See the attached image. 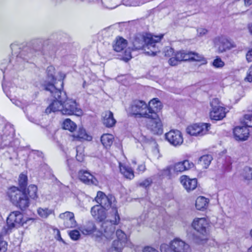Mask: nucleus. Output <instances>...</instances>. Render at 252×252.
Here are the masks:
<instances>
[{
    "label": "nucleus",
    "instance_id": "58",
    "mask_svg": "<svg viewBox=\"0 0 252 252\" xmlns=\"http://www.w3.org/2000/svg\"><path fill=\"white\" fill-rule=\"evenodd\" d=\"M143 252H158V250H157L156 249H155L151 247H150V246L145 247L144 248Z\"/></svg>",
    "mask_w": 252,
    "mask_h": 252
},
{
    "label": "nucleus",
    "instance_id": "17",
    "mask_svg": "<svg viewBox=\"0 0 252 252\" xmlns=\"http://www.w3.org/2000/svg\"><path fill=\"white\" fill-rule=\"evenodd\" d=\"M249 134V129L246 125L245 126H236L233 129L234 137L237 141H244L247 140Z\"/></svg>",
    "mask_w": 252,
    "mask_h": 252
},
{
    "label": "nucleus",
    "instance_id": "6",
    "mask_svg": "<svg viewBox=\"0 0 252 252\" xmlns=\"http://www.w3.org/2000/svg\"><path fill=\"white\" fill-rule=\"evenodd\" d=\"M46 73L45 79L41 83L40 90L49 92L52 95L58 90H61L58 89L55 86L57 79L55 67L53 65L48 66Z\"/></svg>",
    "mask_w": 252,
    "mask_h": 252
},
{
    "label": "nucleus",
    "instance_id": "24",
    "mask_svg": "<svg viewBox=\"0 0 252 252\" xmlns=\"http://www.w3.org/2000/svg\"><path fill=\"white\" fill-rule=\"evenodd\" d=\"M73 141L83 142L85 140L91 141L92 136L86 132V130L82 127H79L76 133L71 135Z\"/></svg>",
    "mask_w": 252,
    "mask_h": 252
},
{
    "label": "nucleus",
    "instance_id": "52",
    "mask_svg": "<svg viewBox=\"0 0 252 252\" xmlns=\"http://www.w3.org/2000/svg\"><path fill=\"white\" fill-rule=\"evenodd\" d=\"M7 243L0 239V252H5L7 250Z\"/></svg>",
    "mask_w": 252,
    "mask_h": 252
},
{
    "label": "nucleus",
    "instance_id": "27",
    "mask_svg": "<svg viewBox=\"0 0 252 252\" xmlns=\"http://www.w3.org/2000/svg\"><path fill=\"white\" fill-rule=\"evenodd\" d=\"M213 160V157L211 155H204L198 158L196 161L198 164L203 166L204 168H207Z\"/></svg>",
    "mask_w": 252,
    "mask_h": 252
},
{
    "label": "nucleus",
    "instance_id": "54",
    "mask_svg": "<svg viewBox=\"0 0 252 252\" xmlns=\"http://www.w3.org/2000/svg\"><path fill=\"white\" fill-rule=\"evenodd\" d=\"M160 249L161 252H170V245L169 246L165 244H162L160 245Z\"/></svg>",
    "mask_w": 252,
    "mask_h": 252
},
{
    "label": "nucleus",
    "instance_id": "23",
    "mask_svg": "<svg viewBox=\"0 0 252 252\" xmlns=\"http://www.w3.org/2000/svg\"><path fill=\"white\" fill-rule=\"evenodd\" d=\"M107 209L102 208L100 205H94L91 210V214L94 218L97 221L101 222L106 218Z\"/></svg>",
    "mask_w": 252,
    "mask_h": 252
},
{
    "label": "nucleus",
    "instance_id": "36",
    "mask_svg": "<svg viewBox=\"0 0 252 252\" xmlns=\"http://www.w3.org/2000/svg\"><path fill=\"white\" fill-rule=\"evenodd\" d=\"M11 84L10 83H6L3 81L2 82V90L6 94V95L10 99L12 98V95L11 94V89H14V88L11 86Z\"/></svg>",
    "mask_w": 252,
    "mask_h": 252
},
{
    "label": "nucleus",
    "instance_id": "32",
    "mask_svg": "<svg viewBox=\"0 0 252 252\" xmlns=\"http://www.w3.org/2000/svg\"><path fill=\"white\" fill-rule=\"evenodd\" d=\"M19 189L24 191H27L26 189L28 185V176L22 173L19 175L18 179Z\"/></svg>",
    "mask_w": 252,
    "mask_h": 252
},
{
    "label": "nucleus",
    "instance_id": "15",
    "mask_svg": "<svg viewBox=\"0 0 252 252\" xmlns=\"http://www.w3.org/2000/svg\"><path fill=\"white\" fill-rule=\"evenodd\" d=\"M165 139L173 146H181L184 142L182 132L177 129H172L165 134Z\"/></svg>",
    "mask_w": 252,
    "mask_h": 252
},
{
    "label": "nucleus",
    "instance_id": "4",
    "mask_svg": "<svg viewBox=\"0 0 252 252\" xmlns=\"http://www.w3.org/2000/svg\"><path fill=\"white\" fill-rule=\"evenodd\" d=\"M115 200V197L111 194L106 195L103 192L98 191L94 200L103 208L111 210L109 213V221L114 224H118L120 221V217L118 213V208L114 205H112V201Z\"/></svg>",
    "mask_w": 252,
    "mask_h": 252
},
{
    "label": "nucleus",
    "instance_id": "53",
    "mask_svg": "<svg viewBox=\"0 0 252 252\" xmlns=\"http://www.w3.org/2000/svg\"><path fill=\"white\" fill-rule=\"evenodd\" d=\"M245 118L248 120L245 125L248 127H252V114L251 115H246Z\"/></svg>",
    "mask_w": 252,
    "mask_h": 252
},
{
    "label": "nucleus",
    "instance_id": "47",
    "mask_svg": "<svg viewBox=\"0 0 252 252\" xmlns=\"http://www.w3.org/2000/svg\"><path fill=\"white\" fill-rule=\"evenodd\" d=\"M66 164L67 166L68 171L70 175L74 171V161L72 159L68 158L66 160Z\"/></svg>",
    "mask_w": 252,
    "mask_h": 252
},
{
    "label": "nucleus",
    "instance_id": "35",
    "mask_svg": "<svg viewBox=\"0 0 252 252\" xmlns=\"http://www.w3.org/2000/svg\"><path fill=\"white\" fill-rule=\"evenodd\" d=\"M37 213L41 218H47L50 215L54 214V211L47 208L45 209L39 208L37 210Z\"/></svg>",
    "mask_w": 252,
    "mask_h": 252
},
{
    "label": "nucleus",
    "instance_id": "49",
    "mask_svg": "<svg viewBox=\"0 0 252 252\" xmlns=\"http://www.w3.org/2000/svg\"><path fill=\"white\" fill-rule=\"evenodd\" d=\"M59 75L60 76V78L58 79V81L61 82V88H59L58 89H61L62 91H63V80L66 78V74L62 72H60L59 73Z\"/></svg>",
    "mask_w": 252,
    "mask_h": 252
},
{
    "label": "nucleus",
    "instance_id": "59",
    "mask_svg": "<svg viewBox=\"0 0 252 252\" xmlns=\"http://www.w3.org/2000/svg\"><path fill=\"white\" fill-rule=\"evenodd\" d=\"M32 154L35 155L37 157H38V158H42L43 156V153L42 152H41V151H37V150H33V151H32V153L31 154L30 156H31Z\"/></svg>",
    "mask_w": 252,
    "mask_h": 252
},
{
    "label": "nucleus",
    "instance_id": "26",
    "mask_svg": "<svg viewBox=\"0 0 252 252\" xmlns=\"http://www.w3.org/2000/svg\"><path fill=\"white\" fill-rule=\"evenodd\" d=\"M80 231L84 235H90L96 230V226L92 221H88L86 223L79 227Z\"/></svg>",
    "mask_w": 252,
    "mask_h": 252
},
{
    "label": "nucleus",
    "instance_id": "60",
    "mask_svg": "<svg viewBox=\"0 0 252 252\" xmlns=\"http://www.w3.org/2000/svg\"><path fill=\"white\" fill-rule=\"evenodd\" d=\"M197 31L199 36H203L206 34L208 32V30L204 28L199 29L197 30Z\"/></svg>",
    "mask_w": 252,
    "mask_h": 252
},
{
    "label": "nucleus",
    "instance_id": "51",
    "mask_svg": "<svg viewBox=\"0 0 252 252\" xmlns=\"http://www.w3.org/2000/svg\"><path fill=\"white\" fill-rule=\"evenodd\" d=\"M245 80L249 82H252V65L249 68Z\"/></svg>",
    "mask_w": 252,
    "mask_h": 252
},
{
    "label": "nucleus",
    "instance_id": "41",
    "mask_svg": "<svg viewBox=\"0 0 252 252\" xmlns=\"http://www.w3.org/2000/svg\"><path fill=\"white\" fill-rule=\"evenodd\" d=\"M173 170L175 172H182L186 171V167L184 164L183 161L176 163L173 167Z\"/></svg>",
    "mask_w": 252,
    "mask_h": 252
},
{
    "label": "nucleus",
    "instance_id": "22",
    "mask_svg": "<svg viewBox=\"0 0 252 252\" xmlns=\"http://www.w3.org/2000/svg\"><path fill=\"white\" fill-rule=\"evenodd\" d=\"M163 106L161 102L158 98L152 99L147 105L148 116L154 115V113L159 114L160 110L162 109Z\"/></svg>",
    "mask_w": 252,
    "mask_h": 252
},
{
    "label": "nucleus",
    "instance_id": "13",
    "mask_svg": "<svg viewBox=\"0 0 252 252\" xmlns=\"http://www.w3.org/2000/svg\"><path fill=\"white\" fill-rule=\"evenodd\" d=\"M210 126L209 123H195L188 126L186 132L190 136H201L207 133Z\"/></svg>",
    "mask_w": 252,
    "mask_h": 252
},
{
    "label": "nucleus",
    "instance_id": "46",
    "mask_svg": "<svg viewBox=\"0 0 252 252\" xmlns=\"http://www.w3.org/2000/svg\"><path fill=\"white\" fill-rule=\"evenodd\" d=\"M10 100L16 106L22 108L24 112L26 113V111L27 110V106L24 107V104L21 101L18 100L15 97L11 98Z\"/></svg>",
    "mask_w": 252,
    "mask_h": 252
},
{
    "label": "nucleus",
    "instance_id": "62",
    "mask_svg": "<svg viewBox=\"0 0 252 252\" xmlns=\"http://www.w3.org/2000/svg\"><path fill=\"white\" fill-rule=\"evenodd\" d=\"M84 155H83L81 153L79 154L78 153L77 151V154L76 156V160L80 162H82L84 160Z\"/></svg>",
    "mask_w": 252,
    "mask_h": 252
},
{
    "label": "nucleus",
    "instance_id": "31",
    "mask_svg": "<svg viewBox=\"0 0 252 252\" xmlns=\"http://www.w3.org/2000/svg\"><path fill=\"white\" fill-rule=\"evenodd\" d=\"M27 196L29 198L36 200L38 198L37 187L34 185H30L26 189Z\"/></svg>",
    "mask_w": 252,
    "mask_h": 252
},
{
    "label": "nucleus",
    "instance_id": "37",
    "mask_svg": "<svg viewBox=\"0 0 252 252\" xmlns=\"http://www.w3.org/2000/svg\"><path fill=\"white\" fill-rule=\"evenodd\" d=\"M122 55H120V59L125 62H128L131 58V50L129 48L126 49L124 51H121Z\"/></svg>",
    "mask_w": 252,
    "mask_h": 252
},
{
    "label": "nucleus",
    "instance_id": "38",
    "mask_svg": "<svg viewBox=\"0 0 252 252\" xmlns=\"http://www.w3.org/2000/svg\"><path fill=\"white\" fill-rule=\"evenodd\" d=\"M242 176L246 180H252V168L245 166L243 171Z\"/></svg>",
    "mask_w": 252,
    "mask_h": 252
},
{
    "label": "nucleus",
    "instance_id": "2",
    "mask_svg": "<svg viewBox=\"0 0 252 252\" xmlns=\"http://www.w3.org/2000/svg\"><path fill=\"white\" fill-rule=\"evenodd\" d=\"M51 96L54 99L45 109L46 113L60 111L64 115L80 116L83 114L79 104L75 100L68 98L65 91L58 90Z\"/></svg>",
    "mask_w": 252,
    "mask_h": 252
},
{
    "label": "nucleus",
    "instance_id": "30",
    "mask_svg": "<svg viewBox=\"0 0 252 252\" xmlns=\"http://www.w3.org/2000/svg\"><path fill=\"white\" fill-rule=\"evenodd\" d=\"M114 137L110 134H103L100 138V141L103 146L107 149L109 148L113 142Z\"/></svg>",
    "mask_w": 252,
    "mask_h": 252
},
{
    "label": "nucleus",
    "instance_id": "33",
    "mask_svg": "<svg viewBox=\"0 0 252 252\" xmlns=\"http://www.w3.org/2000/svg\"><path fill=\"white\" fill-rule=\"evenodd\" d=\"M76 127V124L69 119H65L63 123V128L71 132L74 131Z\"/></svg>",
    "mask_w": 252,
    "mask_h": 252
},
{
    "label": "nucleus",
    "instance_id": "50",
    "mask_svg": "<svg viewBox=\"0 0 252 252\" xmlns=\"http://www.w3.org/2000/svg\"><path fill=\"white\" fill-rule=\"evenodd\" d=\"M193 55V52L186 51H185V54L184 55V59L183 61H192V55Z\"/></svg>",
    "mask_w": 252,
    "mask_h": 252
},
{
    "label": "nucleus",
    "instance_id": "28",
    "mask_svg": "<svg viewBox=\"0 0 252 252\" xmlns=\"http://www.w3.org/2000/svg\"><path fill=\"white\" fill-rule=\"evenodd\" d=\"M127 43L126 40L119 37V39H117L115 44L113 45V48L115 51L120 52L124 50L127 46Z\"/></svg>",
    "mask_w": 252,
    "mask_h": 252
},
{
    "label": "nucleus",
    "instance_id": "14",
    "mask_svg": "<svg viewBox=\"0 0 252 252\" xmlns=\"http://www.w3.org/2000/svg\"><path fill=\"white\" fill-rule=\"evenodd\" d=\"M214 43L218 46V52L221 53L236 47V45L231 40L224 36H219L214 39Z\"/></svg>",
    "mask_w": 252,
    "mask_h": 252
},
{
    "label": "nucleus",
    "instance_id": "25",
    "mask_svg": "<svg viewBox=\"0 0 252 252\" xmlns=\"http://www.w3.org/2000/svg\"><path fill=\"white\" fill-rule=\"evenodd\" d=\"M117 121L114 118L113 113L111 111H106L103 116L102 123L108 128L113 127Z\"/></svg>",
    "mask_w": 252,
    "mask_h": 252
},
{
    "label": "nucleus",
    "instance_id": "10",
    "mask_svg": "<svg viewBox=\"0 0 252 252\" xmlns=\"http://www.w3.org/2000/svg\"><path fill=\"white\" fill-rule=\"evenodd\" d=\"M210 105L212 108L210 112V117L212 120L220 121L225 117V108L220 105L218 98H213L210 102Z\"/></svg>",
    "mask_w": 252,
    "mask_h": 252
},
{
    "label": "nucleus",
    "instance_id": "56",
    "mask_svg": "<svg viewBox=\"0 0 252 252\" xmlns=\"http://www.w3.org/2000/svg\"><path fill=\"white\" fill-rule=\"evenodd\" d=\"M180 62L178 60H177V58L175 56L174 57H172L169 59L168 60V63L170 65L175 66L178 64V63Z\"/></svg>",
    "mask_w": 252,
    "mask_h": 252
},
{
    "label": "nucleus",
    "instance_id": "29",
    "mask_svg": "<svg viewBox=\"0 0 252 252\" xmlns=\"http://www.w3.org/2000/svg\"><path fill=\"white\" fill-rule=\"evenodd\" d=\"M209 203L208 200L204 196H199L195 201V207L196 209L203 211L206 209Z\"/></svg>",
    "mask_w": 252,
    "mask_h": 252
},
{
    "label": "nucleus",
    "instance_id": "11",
    "mask_svg": "<svg viewBox=\"0 0 252 252\" xmlns=\"http://www.w3.org/2000/svg\"><path fill=\"white\" fill-rule=\"evenodd\" d=\"M145 118L148 119L147 126L148 129L154 134L160 135L163 133V126L159 114L154 113V115L147 116Z\"/></svg>",
    "mask_w": 252,
    "mask_h": 252
},
{
    "label": "nucleus",
    "instance_id": "21",
    "mask_svg": "<svg viewBox=\"0 0 252 252\" xmlns=\"http://www.w3.org/2000/svg\"><path fill=\"white\" fill-rule=\"evenodd\" d=\"M170 248L174 252H189V246L184 241L177 239H174L170 243Z\"/></svg>",
    "mask_w": 252,
    "mask_h": 252
},
{
    "label": "nucleus",
    "instance_id": "20",
    "mask_svg": "<svg viewBox=\"0 0 252 252\" xmlns=\"http://www.w3.org/2000/svg\"><path fill=\"white\" fill-rule=\"evenodd\" d=\"M180 182L184 188L189 192L195 189L197 185L196 178H190L188 176L182 175L180 177Z\"/></svg>",
    "mask_w": 252,
    "mask_h": 252
},
{
    "label": "nucleus",
    "instance_id": "48",
    "mask_svg": "<svg viewBox=\"0 0 252 252\" xmlns=\"http://www.w3.org/2000/svg\"><path fill=\"white\" fill-rule=\"evenodd\" d=\"M151 143H153L154 144V146L152 149L153 154L155 155L156 156H157L159 153V150L158 149V144H157L156 140L152 138H151Z\"/></svg>",
    "mask_w": 252,
    "mask_h": 252
},
{
    "label": "nucleus",
    "instance_id": "55",
    "mask_svg": "<svg viewBox=\"0 0 252 252\" xmlns=\"http://www.w3.org/2000/svg\"><path fill=\"white\" fill-rule=\"evenodd\" d=\"M185 51L182 50L179 52H177L175 54V57L177 58V60H178L180 62L183 61L184 59Z\"/></svg>",
    "mask_w": 252,
    "mask_h": 252
},
{
    "label": "nucleus",
    "instance_id": "16",
    "mask_svg": "<svg viewBox=\"0 0 252 252\" xmlns=\"http://www.w3.org/2000/svg\"><path fill=\"white\" fill-rule=\"evenodd\" d=\"M131 111L136 117H147L148 115L147 105L143 100H135L131 106Z\"/></svg>",
    "mask_w": 252,
    "mask_h": 252
},
{
    "label": "nucleus",
    "instance_id": "12",
    "mask_svg": "<svg viewBox=\"0 0 252 252\" xmlns=\"http://www.w3.org/2000/svg\"><path fill=\"white\" fill-rule=\"evenodd\" d=\"M110 226L105 227L104 232L102 233L100 231H97L94 234V237L95 241L103 243L105 244L107 241H110L113 239L114 237L116 236V231L115 232V227L112 223Z\"/></svg>",
    "mask_w": 252,
    "mask_h": 252
},
{
    "label": "nucleus",
    "instance_id": "1",
    "mask_svg": "<svg viewBox=\"0 0 252 252\" xmlns=\"http://www.w3.org/2000/svg\"><path fill=\"white\" fill-rule=\"evenodd\" d=\"M67 41L65 34L56 32L49 38H34L25 45L12 43L10 45L12 56L2 60L0 63L3 80L6 74L12 70L22 69L24 63L36 56H42L45 59L54 57L60 47L67 46Z\"/></svg>",
    "mask_w": 252,
    "mask_h": 252
},
{
    "label": "nucleus",
    "instance_id": "18",
    "mask_svg": "<svg viewBox=\"0 0 252 252\" xmlns=\"http://www.w3.org/2000/svg\"><path fill=\"white\" fill-rule=\"evenodd\" d=\"M59 218L63 220V224L65 228H74L77 225L73 213L66 211L61 213Z\"/></svg>",
    "mask_w": 252,
    "mask_h": 252
},
{
    "label": "nucleus",
    "instance_id": "64",
    "mask_svg": "<svg viewBox=\"0 0 252 252\" xmlns=\"http://www.w3.org/2000/svg\"><path fill=\"white\" fill-rule=\"evenodd\" d=\"M146 168H145V165H140L138 166V170H139V171H144L145 170Z\"/></svg>",
    "mask_w": 252,
    "mask_h": 252
},
{
    "label": "nucleus",
    "instance_id": "57",
    "mask_svg": "<svg viewBox=\"0 0 252 252\" xmlns=\"http://www.w3.org/2000/svg\"><path fill=\"white\" fill-rule=\"evenodd\" d=\"M246 57L248 62L250 63L252 62V48L248 51Z\"/></svg>",
    "mask_w": 252,
    "mask_h": 252
},
{
    "label": "nucleus",
    "instance_id": "8",
    "mask_svg": "<svg viewBox=\"0 0 252 252\" xmlns=\"http://www.w3.org/2000/svg\"><path fill=\"white\" fill-rule=\"evenodd\" d=\"M34 220V219L31 218L24 219L23 214L20 211H14L8 216L6 223L9 228H12L24 226V224L32 222Z\"/></svg>",
    "mask_w": 252,
    "mask_h": 252
},
{
    "label": "nucleus",
    "instance_id": "45",
    "mask_svg": "<svg viewBox=\"0 0 252 252\" xmlns=\"http://www.w3.org/2000/svg\"><path fill=\"white\" fill-rule=\"evenodd\" d=\"M192 59V61L205 62V63H206V60L205 58L203 56L200 55L195 52H193Z\"/></svg>",
    "mask_w": 252,
    "mask_h": 252
},
{
    "label": "nucleus",
    "instance_id": "19",
    "mask_svg": "<svg viewBox=\"0 0 252 252\" xmlns=\"http://www.w3.org/2000/svg\"><path fill=\"white\" fill-rule=\"evenodd\" d=\"M78 175L79 180L85 184L96 186L98 183L96 178L88 171L80 170L78 172Z\"/></svg>",
    "mask_w": 252,
    "mask_h": 252
},
{
    "label": "nucleus",
    "instance_id": "61",
    "mask_svg": "<svg viewBox=\"0 0 252 252\" xmlns=\"http://www.w3.org/2000/svg\"><path fill=\"white\" fill-rule=\"evenodd\" d=\"M56 238L58 241L63 242L65 245H67V243L62 238L60 231L59 230H57Z\"/></svg>",
    "mask_w": 252,
    "mask_h": 252
},
{
    "label": "nucleus",
    "instance_id": "40",
    "mask_svg": "<svg viewBox=\"0 0 252 252\" xmlns=\"http://www.w3.org/2000/svg\"><path fill=\"white\" fill-rule=\"evenodd\" d=\"M211 65L216 68H220L223 67L225 63L220 57L217 56L216 59L211 63Z\"/></svg>",
    "mask_w": 252,
    "mask_h": 252
},
{
    "label": "nucleus",
    "instance_id": "3",
    "mask_svg": "<svg viewBox=\"0 0 252 252\" xmlns=\"http://www.w3.org/2000/svg\"><path fill=\"white\" fill-rule=\"evenodd\" d=\"M163 36L162 34L155 36V38H154L150 33H137L133 37L132 50H138L147 48L148 51L145 49V54L152 57L155 56L159 52L156 44L160 41Z\"/></svg>",
    "mask_w": 252,
    "mask_h": 252
},
{
    "label": "nucleus",
    "instance_id": "39",
    "mask_svg": "<svg viewBox=\"0 0 252 252\" xmlns=\"http://www.w3.org/2000/svg\"><path fill=\"white\" fill-rule=\"evenodd\" d=\"M191 157V156L190 154H186L184 156L185 159L183 161L184 164L186 166V170H189L194 167V163L189 160V158H190Z\"/></svg>",
    "mask_w": 252,
    "mask_h": 252
},
{
    "label": "nucleus",
    "instance_id": "42",
    "mask_svg": "<svg viewBox=\"0 0 252 252\" xmlns=\"http://www.w3.org/2000/svg\"><path fill=\"white\" fill-rule=\"evenodd\" d=\"M70 238L73 241H77L80 238L81 235L79 231L76 229L71 230L68 232Z\"/></svg>",
    "mask_w": 252,
    "mask_h": 252
},
{
    "label": "nucleus",
    "instance_id": "7",
    "mask_svg": "<svg viewBox=\"0 0 252 252\" xmlns=\"http://www.w3.org/2000/svg\"><path fill=\"white\" fill-rule=\"evenodd\" d=\"M192 227L199 234V235L193 234V239L196 242L204 241L207 240V228L208 223L205 218H197L193 221Z\"/></svg>",
    "mask_w": 252,
    "mask_h": 252
},
{
    "label": "nucleus",
    "instance_id": "34",
    "mask_svg": "<svg viewBox=\"0 0 252 252\" xmlns=\"http://www.w3.org/2000/svg\"><path fill=\"white\" fill-rule=\"evenodd\" d=\"M120 170L124 176L127 179H132L134 177V172L132 169L129 166H124L123 168L120 169Z\"/></svg>",
    "mask_w": 252,
    "mask_h": 252
},
{
    "label": "nucleus",
    "instance_id": "43",
    "mask_svg": "<svg viewBox=\"0 0 252 252\" xmlns=\"http://www.w3.org/2000/svg\"><path fill=\"white\" fill-rule=\"evenodd\" d=\"M153 183V180L151 178H148L144 181L140 182L138 183V185L139 187L145 188L147 189Z\"/></svg>",
    "mask_w": 252,
    "mask_h": 252
},
{
    "label": "nucleus",
    "instance_id": "44",
    "mask_svg": "<svg viewBox=\"0 0 252 252\" xmlns=\"http://www.w3.org/2000/svg\"><path fill=\"white\" fill-rule=\"evenodd\" d=\"M173 169V167L168 166L161 171V175L163 177L170 178L171 176V170Z\"/></svg>",
    "mask_w": 252,
    "mask_h": 252
},
{
    "label": "nucleus",
    "instance_id": "5",
    "mask_svg": "<svg viewBox=\"0 0 252 252\" xmlns=\"http://www.w3.org/2000/svg\"><path fill=\"white\" fill-rule=\"evenodd\" d=\"M7 195L11 203L22 211L26 209L30 205V199L27 196V191L19 189L18 187L12 186L9 188Z\"/></svg>",
    "mask_w": 252,
    "mask_h": 252
},
{
    "label": "nucleus",
    "instance_id": "9",
    "mask_svg": "<svg viewBox=\"0 0 252 252\" xmlns=\"http://www.w3.org/2000/svg\"><path fill=\"white\" fill-rule=\"evenodd\" d=\"M116 234L117 239L113 241L108 252H122L124 248L127 246L129 240L123 231L117 229Z\"/></svg>",
    "mask_w": 252,
    "mask_h": 252
},
{
    "label": "nucleus",
    "instance_id": "63",
    "mask_svg": "<svg viewBox=\"0 0 252 252\" xmlns=\"http://www.w3.org/2000/svg\"><path fill=\"white\" fill-rule=\"evenodd\" d=\"M9 128H10V131H9V133L8 134V136H10L11 138H12L14 135L15 130H14V128L13 126H10Z\"/></svg>",
    "mask_w": 252,
    "mask_h": 252
}]
</instances>
